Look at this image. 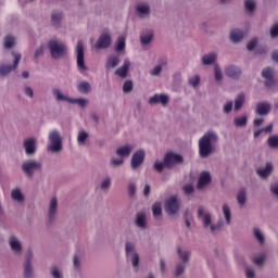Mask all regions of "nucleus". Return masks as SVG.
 Here are the masks:
<instances>
[{
  "label": "nucleus",
  "mask_w": 278,
  "mask_h": 278,
  "mask_svg": "<svg viewBox=\"0 0 278 278\" xmlns=\"http://www.w3.org/2000/svg\"><path fill=\"white\" fill-rule=\"evenodd\" d=\"M153 216H162V203L156 202L152 206Z\"/></svg>",
  "instance_id": "nucleus-52"
},
{
  "label": "nucleus",
  "mask_w": 278,
  "mask_h": 278,
  "mask_svg": "<svg viewBox=\"0 0 278 278\" xmlns=\"http://www.w3.org/2000/svg\"><path fill=\"white\" fill-rule=\"evenodd\" d=\"M244 38V33L240 29H235L230 31V40L235 43L241 42Z\"/></svg>",
  "instance_id": "nucleus-37"
},
{
  "label": "nucleus",
  "mask_w": 278,
  "mask_h": 278,
  "mask_svg": "<svg viewBox=\"0 0 278 278\" xmlns=\"http://www.w3.org/2000/svg\"><path fill=\"white\" fill-rule=\"evenodd\" d=\"M111 188H112V177L106 176L100 182V190L102 192H110Z\"/></svg>",
  "instance_id": "nucleus-36"
},
{
  "label": "nucleus",
  "mask_w": 278,
  "mask_h": 278,
  "mask_svg": "<svg viewBox=\"0 0 278 278\" xmlns=\"http://www.w3.org/2000/svg\"><path fill=\"white\" fill-rule=\"evenodd\" d=\"M11 199L16 203H25V195L20 188H15L11 191Z\"/></svg>",
  "instance_id": "nucleus-31"
},
{
  "label": "nucleus",
  "mask_w": 278,
  "mask_h": 278,
  "mask_svg": "<svg viewBox=\"0 0 278 278\" xmlns=\"http://www.w3.org/2000/svg\"><path fill=\"white\" fill-rule=\"evenodd\" d=\"M210 184H212V175H210V172H202L199 176L197 189L203 190V188H207Z\"/></svg>",
  "instance_id": "nucleus-19"
},
{
  "label": "nucleus",
  "mask_w": 278,
  "mask_h": 278,
  "mask_svg": "<svg viewBox=\"0 0 278 278\" xmlns=\"http://www.w3.org/2000/svg\"><path fill=\"white\" fill-rule=\"evenodd\" d=\"M217 61H218V54L216 52L206 53L201 58V62L203 66H214V64H218L216 63Z\"/></svg>",
  "instance_id": "nucleus-21"
},
{
  "label": "nucleus",
  "mask_w": 278,
  "mask_h": 278,
  "mask_svg": "<svg viewBox=\"0 0 278 278\" xmlns=\"http://www.w3.org/2000/svg\"><path fill=\"white\" fill-rule=\"evenodd\" d=\"M222 212L226 220V225H231V207H229V204H223Z\"/></svg>",
  "instance_id": "nucleus-38"
},
{
  "label": "nucleus",
  "mask_w": 278,
  "mask_h": 278,
  "mask_svg": "<svg viewBox=\"0 0 278 278\" xmlns=\"http://www.w3.org/2000/svg\"><path fill=\"white\" fill-rule=\"evenodd\" d=\"M125 253L127 262L131 263L134 273H139L140 270V253L136 250V244L127 241L125 243Z\"/></svg>",
  "instance_id": "nucleus-5"
},
{
  "label": "nucleus",
  "mask_w": 278,
  "mask_h": 278,
  "mask_svg": "<svg viewBox=\"0 0 278 278\" xmlns=\"http://www.w3.org/2000/svg\"><path fill=\"white\" fill-rule=\"evenodd\" d=\"M63 14L62 12L53 11L51 13V23L54 27H58L62 23Z\"/></svg>",
  "instance_id": "nucleus-40"
},
{
  "label": "nucleus",
  "mask_w": 278,
  "mask_h": 278,
  "mask_svg": "<svg viewBox=\"0 0 278 278\" xmlns=\"http://www.w3.org/2000/svg\"><path fill=\"white\" fill-rule=\"evenodd\" d=\"M260 42V39H257L256 37L255 38H252L248 45H247V49L248 51H253V49H255L257 47V43Z\"/></svg>",
  "instance_id": "nucleus-55"
},
{
  "label": "nucleus",
  "mask_w": 278,
  "mask_h": 278,
  "mask_svg": "<svg viewBox=\"0 0 278 278\" xmlns=\"http://www.w3.org/2000/svg\"><path fill=\"white\" fill-rule=\"evenodd\" d=\"M131 66V61L129 59H125L123 65L115 71V75L121 77V79H125L129 73V67Z\"/></svg>",
  "instance_id": "nucleus-23"
},
{
  "label": "nucleus",
  "mask_w": 278,
  "mask_h": 278,
  "mask_svg": "<svg viewBox=\"0 0 278 278\" xmlns=\"http://www.w3.org/2000/svg\"><path fill=\"white\" fill-rule=\"evenodd\" d=\"M23 149L28 157L36 155L38 151V139L36 137H28L23 141Z\"/></svg>",
  "instance_id": "nucleus-12"
},
{
  "label": "nucleus",
  "mask_w": 278,
  "mask_h": 278,
  "mask_svg": "<svg viewBox=\"0 0 278 278\" xmlns=\"http://www.w3.org/2000/svg\"><path fill=\"white\" fill-rule=\"evenodd\" d=\"M49 273L52 278H64V271L58 265L50 266Z\"/></svg>",
  "instance_id": "nucleus-34"
},
{
  "label": "nucleus",
  "mask_w": 278,
  "mask_h": 278,
  "mask_svg": "<svg viewBox=\"0 0 278 278\" xmlns=\"http://www.w3.org/2000/svg\"><path fill=\"white\" fill-rule=\"evenodd\" d=\"M23 276L24 278H34V265L33 264H24L23 266Z\"/></svg>",
  "instance_id": "nucleus-44"
},
{
  "label": "nucleus",
  "mask_w": 278,
  "mask_h": 278,
  "mask_svg": "<svg viewBox=\"0 0 278 278\" xmlns=\"http://www.w3.org/2000/svg\"><path fill=\"white\" fill-rule=\"evenodd\" d=\"M135 12L137 18H141V21H144V18H150L151 16V5L149 2H139L135 7Z\"/></svg>",
  "instance_id": "nucleus-13"
},
{
  "label": "nucleus",
  "mask_w": 278,
  "mask_h": 278,
  "mask_svg": "<svg viewBox=\"0 0 278 278\" xmlns=\"http://www.w3.org/2000/svg\"><path fill=\"white\" fill-rule=\"evenodd\" d=\"M273 170H275L273 163H266L265 167H261L256 169V175H258L261 179H268V177L273 175Z\"/></svg>",
  "instance_id": "nucleus-22"
},
{
  "label": "nucleus",
  "mask_w": 278,
  "mask_h": 278,
  "mask_svg": "<svg viewBox=\"0 0 278 278\" xmlns=\"http://www.w3.org/2000/svg\"><path fill=\"white\" fill-rule=\"evenodd\" d=\"M45 55V45L39 46L35 51V60H38V58H42Z\"/></svg>",
  "instance_id": "nucleus-58"
},
{
  "label": "nucleus",
  "mask_w": 278,
  "mask_h": 278,
  "mask_svg": "<svg viewBox=\"0 0 278 278\" xmlns=\"http://www.w3.org/2000/svg\"><path fill=\"white\" fill-rule=\"evenodd\" d=\"M188 84H189V86H191L192 88H197V86H199V84H201V76L194 75V76L190 77V78L188 79Z\"/></svg>",
  "instance_id": "nucleus-50"
},
{
  "label": "nucleus",
  "mask_w": 278,
  "mask_h": 278,
  "mask_svg": "<svg viewBox=\"0 0 278 278\" xmlns=\"http://www.w3.org/2000/svg\"><path fill=\"white\" fill-rule=\"evenodd\" d=\"M84 51V41L79 40L76 45V64L79 71H88V66H86V56Z\"/></svg>",
  "instance_id": "nucleus-10"
},
{
  "label": "nucleus",
  "mask_w": 278,
  "mask_h": 278,
  "mask_svg": "<svg viewBox=\"0 0 278 278\" xmlns=\"http://www.w3.org/2000/svg\"><path fill=\"white\" fill-rule=\"evenodd\" d=\"M110 166H111V168H121V166H124L125 165V159H123V157H111V160H110Z\"/></svg>",
  "instance_id": "nucleus-42"
},
{
  "label": "nucleus",
  "mask_w": 278,
  "mask_h": 278,
  "mask_svg": "<svg viewBox=\"0 0 278 278\" xmlns=\"http://www.w3.org/2000/svg\"><path fill=\"white\" fill-rule=\"evenodd\" d=\"M146 153L144 150H137L130 159V168L138 170L144 164Z\"/></svg>",
  "instance_id": "nucleus-14"
},
{
  "label": "nucleus",
  "mask_w": 278,
  "mask_h": 278,
  "mask_svg": "<svg viewBox=\"0 0 278 278\" xmlns=\"http://www.w3.org/2000/svg\"><path fill=\"white\" fill-rule=\"evenodd\" d=\"M68 103L79 105L80 108H86V105H88V99H85V98H78V99L70 98Z\"/></svg>",
  "instance_id": "nucleus-48"
},
{
  "label": "nucleus",
  "mask_w": 278,
  "mask_h": 278,
  "mask_svg": "<svg viewBox=\"0 0 278 278\" xmlns=\"http://www.w3.org/2000/svg\"><path fill=\"white\" fill-rule=\"evenodd\" d=\"M73 266L75 270H79L81 268V257L74 255L73 257Z\"/></svg>",
  "instance_id": "nucleus-56"
},
{
  "label": "nucleus",
  "mask_w": 278,
  "mask_h": 278,
  "mask_svg": "<svg viewBox=\"0 0 278 278\" xmlns=\"http://www.w3.org/2000/svg\"><path fill=\"white\" fill-rule=\"evenodd\" d=\"M52 97H54L55 101L59 102L65 101L66 103H68L71 100L67 94L62 93V90H60V88L52 89Z\"/></svg>",
  "instance_id": "nucleus-30"
},
{
  "label": "nucleus",
  "mask_w": 278,
  "mask_h": 278,
  "mask_svg": "<svg viewBox=\"0 0 278 278\" xmlns=\"http://www.w3.org/2000/svg\"><path fill=\"white\" fill-rule=\"evenodd\" d=\"M136 192H137L136 182H129V185H128V194H129V197H136Z\"/></svg>",
  "instance_id": "nucleus-57"
},
{
  "label": "nucleus",
  "mask_w": 278,
  "mask_h": 278,
  "mask_svg": "<svg viewBox=\"0 0 278 278\" xmlns=\"http://www.w3.org/2000/svg\"><path fill=\"white\" fill-rule=\"evenodd\" d=\"M8 244L13 254L17 256L23 255V241H21V238H18V236L14 233L10 235L8 238Z\"/></svg>",
  "instance_id": "nucleus-11"
},
{
  "label": "nucleus",
  "mask_w": 278,
  "mask_h": 278,
  "mask_svg": "<svg viewBox=\"0 0 278 278\" xmlns=\"http://www.w3.org/2000/svg\"><path fill=\"white\" fill-rule=\"evenodd\" d=\"M150 105H157V103H162L164 106L168 104V96L164 93H156L149 99Z\"/></svg>",
  "instance_id": "nucleus-25"
},
{
  "label": "nucleus",
  "mask_w": 278,
  "mask_h": 278,
  "mask_svg": "<svg viewBox=\"0 0 278 278\" xmlns=\"http://www.w3.org/2000/svg\"><path fill=\"white\" fill-rule=\"evenodd\" d=\"M249 117L247 115L238 116L233 118L235 127H247Z\"/></svg>",
  "instance_id": "nucleus-39"
},
{
  "label": "nucleus",
  "mask_w": 278,
  "mask_h": 278,
  "mask_svg": "<svg viewBox=\"0 0 278 278\" xmlns=\"http://www.w3.org/2000/svg\"><path fill=\"white\" fill-rule=\"evenodd\" d=\"M132 151H134V144H126L117 148L115 153L117 157H122L123 160H125V157H129V155H131Z\"/></svg>",
  "instance_id": "nucleus-24"
},
{
  "label": "nucleus",
  "mask_w": 278,
  "mask_h": 278,
  "mask_svg": "<svg viewBox=\"0 0 278 278\" xmlns=\"http://www.w3.org/2000/svg\"><path fill=\"white\" fill-rule=\"evenodd\" d=\"M266 262V255L262 254L254 258V264H257V266H262Z\"/></svg>",
  "instance_id": "nucleus-62"
},
{
  "label": "nucleus",
  "mask_w": 278,
  "mask_h": 278,
  "mask_svg": "<svg viewBox=\"0 0 278 278\" xmlns=\"http://www.w3.org/2000/svg\"><path fill=\"white\" fill-rule=\"evenodd\" d=\"M268 147L270 149H278V136L274 135L267 139Z\"/></svg>",
  "instance_id": "nucleus-51"
},
{
  "label": "nucleus",
  "mask_w": 278,
  "mask_h": 278,
  "mask_svg": "<svg viewBox=\"0 0 278 278\" xmlns=\"http://www.w3.org/2000/svg\"><path fill=\"white\" fill-rule=\"evenodd\" d=\"M198 218L202 219L204 229H210L211 233H216L219 230L216 224H212V214L205 213L202 206L198 208Z\"/></svg>",
  "instance_id": "nucleus-8"
},
{
  "label": "nucleus",
  "mask_w": 278,
  "mask_h": 278,
  "mask_svg": "<svg viewBox=\"0 0 278 278\" xmlns=\"http://www.w3.org/2000/svg\"><path fill=\"white\" fill-rule=\"evenodd\" d=\"M253 237L261 245L266 244V236H264V231H262V229L257 227L253 228Z\"/></svg>",
  "instance_id": "nucleus-33"
},
{
  "label": "nucleus",
  "mask_w": 278,
  "mask_h": 278,
  "mask_svg": "<svg viewBox=\"0 0 278 278\" xmlns=\"http://www.w3.org/2000/svg\"><path fill=\"white\" fill-rule=\"evenodd\" d=\"M179 164H184V156L175 152H168L165 154L163 162H154L153 168L156 173H164V168H175Z\"/></svg>",
  "instance_id": "nucleus-2"
},
{
  "label": "nucleus",
  "mask_w": 278,
  "mask_h": 278,
  "mask_svg": "<svg viewBox=\"0 0 278 278\" xmlns=\"http://www.w3.org/2000/svg\"><path fill=\"white\" fill-rule=\"evenodd\" d=\"M21 170L27 179H34L36 173H42V162L28 159L22 163Z\"/></svg>",
  "instance_id": "nucleus-4"
},
{
  "label": "nucleus",
  "mask_w": 278,
  "mask_h": 278,
  "mask_svg": "<svg viewBox=\"0 0 278 278\" xmlns=\"http://www.w3.org/2000/svg\"><path fill=\"white\" fill-rule=\"evenodd\" d=\"M161 73H162V65H156L151 70L150 75H152V77H159Z\"/></svg>",
  "instance_id": "nucleus-59"
},
{
  "label": "nucleus",
  "mask_w": 278,
  "mask_h": 278,
  "mask_svg": "<svg viewBox=\"0 0 278 278\" xmlns=\"http://www.w3.org/2000/svg\"><path fill=\"white\" fill-rule=\"evenodd\" d=\"M184 193L187 195L193 194L194 193V186L192 185H185L182 187Z\"/></svg>",
  "instance_id": "nucleus-60"
},
{
  "label": "nucleus",
  "mask_w": 278,
  "mask_h": 278,
  "mask_svg": "<svg viewBox=\"0 0 278 278\" xmlns=\"http://www.w3.org/2000/svg\"><path fill=\"white\" fill-rule=\"evenodd\" d=\"M262 77H264L265 80V86L266 88H273L277 81L275 80V73L273 72V68L270 67H265L262 71Z\"/></svg>",
  "instance_id": "nucleus-18"
},
{
  "label": "nucleus",
  "mask_w": 278,
  "mask_h": 278,
  "mask_svg": "<svg viewBox=\"0 0 278 278\" xmlns=\"http://www.w3.org/2000/svg\"><path fill=\"white\" fill-rule=\"evenodd\" d=\"M90 138V134L88 131L81 129L78 131L77 136V142L79 147H85L86 142H88V139Z\"/></svg>",
  "instance_id": "nucleus-35"
},
{
  "label": "nucleus",
  "mask_w": 278,
  "mask_h": 278,
  "mask_svg": "<svg viewBox=\"0 0 278 278\" xmlns=\"http://www.w3.org/2000/svg\"><path fill=\"white\" fill-rule=\"evenodd\" d=\"M245 97L243 93H240L235 99V112H240L242 110V105H244Z\"/></svg>",
  "instance_id": "nucleus-43"
},
{
  "label": "nucleus",
  "mask_w": 278,
  "mask_h": 278,
  "mask_svg": "<svg viewBox=\"0 0 278 278\" xmlns=\"http://www.w3.org/2000/svg\"><path fill=\"white\" fill-rule=\"evenodd\" d=\"M112 45V35L103 33L96 42V49H108Z\"/></svg>",
  "instance_id": "nucleus-17"
},
{
  "label": "nucleus",
  "mask_w": 278,
  "mask_h": 278,
  "mask_svg": "<svg viewBox=\"0 0 278 278\" xmlns=\"http://www.w3.org/2000/svg\"><path fill=\"white\" fill-rule=\"evenodd\" d=\"M118 64H121V56L112 54L106 60L105 70L112 71V68H116Z\"/></svg>",
  "instance_id": "nucleus-28"
},
{
  "label": "nucleus",
  "mask_w": 278,
  "mask_h": 278,
  "mask_svg": "<svg viewBox=\"0 0 278 278\" xmlns=\"http://www.w3.org/2000/svg\"><path fill=\"white\" fill-rule=\"evenodd\" d=\"M237 201L240 207L247 205V189H241L237 194Z\"/></svg>",
  "instance_id": "nucleus-41"
},
{
  "label": "nucleus",
  "mask_w": 278,
  "mask_h": 278,
  "mask_svg": "<svg viewBox=\"0 0 278 278\" xmlns=\"http://www.w3.org/2000/svg\"><path fill=\"white\" fill-rule=\"evenodd\" d=\"M131 90H134V81L126 80L123 85V92L128 94V92H131Z\"/></svg>",
  "instance_id": "nucleus-54"
},
{
  "label": "nucleus",
  "mask_w": 278,
  "mask_h": 278,
  "mask_svg": "<svg viewBox=\"0 0 278 278\" xmlns=\"http://www.w3.org/2000/svg\"><path fill=\"white\" fill-rule=\"evenodd\" d=\"M218 134L214 130H207L198 141L199 155L202 160L210 157L216 153V146L218 144Z\"/></svg>",
  "instance_id": "nucleus-1"
},
{
  "label": "nucleus",
  "mask_w": 278,
  "mask_h": 278,
  "mask_svg": "<svg viewBox=\"0 0 278 278\" xmlns=\"http://www.w3.org/2000/svg\"><path fill=\"white\" fill-rule=\"evenodd\" d=\"M181 207V199L177 195H172L169 199L165 201V211L169 216H175L179 214V210Z\"/></svg>",
  "instance_id": "nucleus-9"
},
{
  "label": "nucleus",
  "mask_w": 278,
  "mask_h": 278,
  "mask_svg": "<svg viewBox=\"0 0 278 278\" xmlns=\"http://www.w3.org/2000/svg\"><path fill=\"white\" fill-rule=\"evenodd\" d=\"M270 36H271V38H277V36H278V23L275 24V25L270 28Z\"/></svg>",
  "instance_id": "nucleus-64"
},
{
  "label": "nucleus",
  "mask_w": 278,
  "mask_h": 278,
  "mask_svg": "<svg viewBox=\"0 0 278 278\" xmlns=\"http://www.w3.org/2000/svg\"><path fill=\"white\" fill-rule=\"evenodd\" d=\"M115 51L121 53V51H125V37H118L115 43Z\"/></svg>",
  "instance_id": "nucleus-49"
},
{
  "label": "nucleus",
  "mask_w": 278,
  "mask_h": 278,
  "mask_svg": "<svg viewBox=\"0 0 278 278\" xmlns=\"http://www.w3.org/2000/svg\"><path fill=\"white\" fill-rule=\"evenodd\" d=\"M14 47H16V37L7 35L3 40V49H5V51H10L14 49Z\"/></svg>",
  "instance_id": "nucleus-29"
},
{
  "label": "nucleus",
  "mask_w": 278,
  "mask_h": 278,
  "mask_svg": "<svg viewBox=\"0 0 278 278\" xmlns=\"http://www.w3.org/2000/svg\"><path fill=\"white\" fill-rule=\"evenodd\" d=\"M48 49L53 60H62V58H64V55L68 53V48L66 47V43L55 38L48 41Z\"/></svg>",
  "instance_id": "nucleus-3"
},
{
  "label": "nucleus",
  "mask_w": 278,
  "mask_h": 278,
  "mask_svg": "<svg viewBox=\"0 0 278 278\" xmlns=\"http://www.w3.org/2000/svg\"><path fill=\"white\" fill-rule=\"evenodd\" d=\"M245 5V12H255V1L254 0H245L244 2Z\"/></svg>",
  "instance_id": "nucleus-53"
},
{
  "label": "nucleus",
  "mask_w": 278,
  "mask_h": 278,
  "mask_svg": "<svg viewBox=\"0 0 278 278\" xmlns=\"http://www.w3.org/2000/svg\"><path fill=\"white\" fill-rule=\"evenodd\" d=\"M91 90L92 88L90 87V83L88 81H81L78 85V91H80L81 94H88Z\"/></svg>",
  "instance_id": "nucleus-47"
},
{
  "label": "nucleus",
  "mask_w": 278,
  "mask_h": 278,
  "mask_svg": "<svg viewBox=\"0 0 278 278\" xmlns=\"http://www.w3.org/2000/svg\"><path fill=\"white\" fill-rule=\"evenodd\" d=\"M271 105L268 102H261L256 104V114L258 116H267V114H270Z\"/></svg>",
  "instance_id": "nucleus-26"
},
{
  "label": "nucleus",
  "mask_w": 278,
  "mask_h": 278,
  "mask_svg": "<svg viewBox=\"0 0 278 278\" xmlns=\"http://www.w3.org/2000/svg\"><path fill=\"white\" fill-rule=\"evenodd\" d=\"M31 260H34V252L31 250H28L25 255L24 264H31Z\"/></svg>",
  "instance_id": "nucleus-63"
},
{
  "label": "nucleus",
  "mask_w": 278,
  "mask_h": 278,
  "mask_svg": "<svg viewBox=\"0 0 278 278\" xmlns=\"http://www.w3.org/2000/svg\"><path fill=\"white\" fill-rule=\"evenodd\" d=\"M23 92L28 99H34V89H31V87L25 86Z\"/></svg>",
  "instance_id": "nucleus-61"
},
{
  "label": "nucleus",
  "mask_w": 278,
  "mask_h": 278,
  "mask_svg": "<svg viewBox=\"0 0 278 278\" xmlns=\"http://www.w3.org/2000/svg\"><path fill=\"white\" fill-rule=\"evenodd\" d=\"M186 268H188L187 263L177 262L175 265L174 276L176 278L182 277V275H186Z\"/></svg>",
  "instance_id": "nucleus-32"
},
{
  "label": "nucleus",
  "mask_w": 278,
  "mask_h": 278,
  "mask_svg": "<svg viewBox=\"0 0 278 278\" xmlns=\"http://www.w3.org/2000/svg\"><path fill=\"white\" fill-rule=\"evenodd\" d=\"M213 71L215 81H217V84H220V81H223V68H220V65L214 64Z\"/></svg>",
  "instance_id": "nucleus-45"
},
{
  "label": "nucleus",
  "mask_w": 278,
  "mask_h": 278,
  "mask_svg": "<svg viewBox=\"0 0 278 278\" xmlns=\"http://www.w3.org/2000/svg\"><path fill=\"white\" fill-rule=\"evenodd\" d=\"M176 253L178 255L179 262L182 264H190V257L192 255V252L190 250H186L181 247L176 248Z\"/></svg>",
  "instance_id": "nucleus-20"
},
{
  "label": "nucleus",
  "mask_w": 278,
  "mask_h": 278,
  "mask_svg": "<svg viewBox=\"0 0 278 278\" xmlns=\"http://www.w3.org/2000/svg\"><path fill=\"white\" fill-rule=\"evenodd\" d=\"M152 41H153V33L152 31L142 34L140 36L141 45H151Z\"/></svg>",
  "instance_id": "nucleus-46"
},
{
  "label": "nucleus",
  "mask_w": 278,
  "mask_h": 278,
  "mask_svg": "<svg viewBox=\"0 0 278 278\" xmlns=\"http://www.w3.org/2000/svg\"><path fill=\"white\" fill-rule=\"evenodd\" d=\"M49 144L47 147L48 153H62L64 146L62 144V135L58 130H52L48 136Z\"/></svg>",
  "instance_id": "nucleus-6"
},
{
  "label": "nucleus",
  "mask_w": 278,
  "mask_h": 278,
  "mask_svg": "<svg viewBox=\"0 0 278 278\" xmlns=\"http://www.w3.org/2000/svg\"><path fill=\"white\" fill-rule=\"evenodd\" d=\"M58 218V198H51L48 205V222L55 223Z\"/></svg>",
  "instance_id": "nucleus-15"
},
{
  "label": "nucleus",
  "mask_w": 278,
  "mask_h": 278,
  "mask_svg": "<svg viewBox=\"0 0 278 278\" xmlns=\"http://www.w3.org/2000/svg\"><path fill=\"white\" fill-rule=\"evenodd\" d=\"M11 55L13 58V64H8V61L0 63V77H8V75L13 73V71H16V68H18V64H21L23 54L16 51H12Z\"/></svg>",
  "instance_id": "nucleus-7"
},
{
  "label": "nucleus",
  "mask_w": 278,
  "mask_h": 278,
  "mask_svg": "<svg viewBox=\"0 0 278 278\" xmlns=\"http://www.w3.org/2000/svg\"><path fill=\"white\" fill-rule=\"evenodd\" d=\"M224 73L226 77L235 80H238L240 79V77H242V70H240V67H238L237 65H227L224 68Z\"/></svg>",
  "instance_id": "nucleus-16"
},
{
  "label": "nucleus",
  "mask_w": 278,
  "mask_h": 278,
  "mask_svg": "<svg viewBox=\"0 0 278 278\" xmlns=\"http://www.w3.org/2000/svg\"><path fill=\"white\" fill-rule=\"evenodd\" d=\"M135 225L139 229H147V213L139 212L136 214Z\"/></svg>",
  "instance_id": "nucleus-27"
}]
</instances>
